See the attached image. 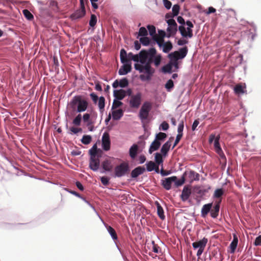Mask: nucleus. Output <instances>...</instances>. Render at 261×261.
Segmentation results:
<instances>
[{"label":"nucleus","instance_id":"f257e3e1","mask_svg":"<svg viewBox=\"0 0 261 261\" xmlns=\"http://www.w3.org/2000/svg\"><path fill=\"white\" fill-rule=\"evenodd\" d=\"M156 50L155 48H150L148 50L143 49L139 54L134 55L132 60L139 63H135V69L139 73L143 74L140 75V79L142 81H149L155 72V69L151 66L154 63L156 67H158L161 62L162 56L159 54L156 55Z\"/></svg>","mask_w":261,"mask_h":261},{"label":"nucleus","instance_id":"f03ea898","mask_svg":"<svg viewBox=\"0 0 261 261\" xmlns=\"http://www.w3.org/2000/svg\"><path fill=\"white\" fill-rule=\"evenodd\" d=\"M69 106L73 110H76L77 112H84L88 108V101L83 98L81 95L74 96L69 102Z\"/></svg>","mask_w":261,"mask_h":261},{"label":"nucleus","instance_id":"7ed1b4c3","mask_svg":"<svg viewBox=\"0 0 261 261\" xmlns=\"http://www.w3.org/2000/svg\"><path fill=\"white\" fill-rule=\"evenodd\" d=\"M185 24L188 27L187 30L184 25H180L178 28V30L183 37L191 38L193 37V30L192 28L194 27V25L192 22L189 20L187 21Z\"/></svg>","mask_w":261,"mask_h":261},{"label":"nucleus","instance_id":"20e7f679","mask_svg":"<svg viewBox=\"0 0 261 261\" xmlns=\"http://www.w3.org/2000/svg\"><path fill=\"white\" fill-rule=\"evenodd\" d=\"M188 48L185 46L179 49V51H175L169 55V58L171 60H178L179 59L184 58L188 53Z\"/></svg>","mask_w":261,"mask_h":261},{"label":"nucleus","instance_id":"39448f33","mask_svg":"<svg viewBox=\"0 0 261 261\" xmlns=\"http://www.w3.org/2000/svg\"><path fill=\"white\" fill-rule=\"evenodd\" d=\"M129 171L128 164L123 162L115 168V174L117 177L124 176Z\"/></svg>","mask_w":261,"mask_h":261},{"label":"nucleus","instance_id":"423d86ee","mask_svg":"<svg viewBox=\"0 0 261 261\" xmlns=\"http://www.w3.org/2000/svg\"><path fill=\"white\" fill-rule=\"evenodd\" d=\"M151 107L152 106L150 102L148 101L144 102L139 112V117L141 119L146 120L147 119Z\"/></svg>","mask_w":261,"mask_h":261},{"label":"nucleus","instance_id":"0eeeda50","mask_svg":"<svg viewBox=\"0 0 261 261\" xmlns=\"http://www.w3.org/2000/svg\"><path fill=\"white\" fill-rule=\"evenodd\" d=\"M208 240L207 238H203L202 240L199 241L194 242L192 244L193 247L196 249L199 248L197 252V256L199 257L203 253L204 248L206 245Z\"/></svg>","mask_w":261,"mask_h":261},{"label":"nucleus","instance_id":"6e6552de","mask_svg":"<svg viewBox=\"0 0 261 261\" xmlns=\"http://www.w3.org/2000/svg\"><path fill=\"white\" fill-rule=\"evenodd\" d=\"M142 94L139 92L136 95H132L129 100V106L133 108H138L141 105Z\"/></svg>","mask_w":261,"mask_h":261},{"label":"nucleus","instance_id":"1a4fd4ad","mask_svg":"<svg viewBox=\"0 0 261 261\" xmlns=\"http://www.w3.org/2000/svg\"><path fill=\"white\" fill-rule=\"evenodd\" d=\"M101 157V155H98V157L90 158L89 161V168L93 171H97L100 165L99 158Z\"/></svg>","mask_w":261,"mask_h":261},{"label":"nucleus","instance_id":"9d476101","mask_svg":"<svg viewBox=\"0 0 261 261\" xmlns=\"http://www.w3.org/2000/svg\"><path fill=\"white\" fill-rule=\"evenodd\" d=\"M110 139L108 133H105L102 137V146L105 151H108L110 149Z\"/></svg>","mask_w":261,"mask_h":261},{"label":"nucleus","instance_id":"9b49d317","mask_svg":"<svg viewBox=\"0 0 261 261\" xmlns=\"http://www.w3.org/2000/svg\"><path fill=\"white\" fill-rule=\"evenodd\" d=\"M80 7L81 8L80 9L77 10L74 13L71 15L70 18L72 20L81 18L85 15L86 10L85 5H83V7L80 6Z\"/></svg>","mask_w":261,"mask_h":261},{"label":"nucleus","instance_id":"f8f14e48","mask_svg":"<svg viewBox=\"0 0 261 261\" xmlns=\"http://www.w3.org/2000/svg\"><path fill=\"white\" fill-rule=\"evenodd\" d=\"M176 179L177 177L175 176L166 178L163 180L162 186L166 190H169L171 188L172 182L176 181Z\"/></svg>","mask_w":261,"mask_h":261},{"label":"nucleus","instance_id":"ddd939ff","mask_svg":"<svg viewBox=\"0 0 261 261\" xmlns=\"http://www.w3.org/2000/svg\"><path fill=\"white\" fill-rule=\"evenodd\" d=\"M221 200L219 199L218 201H216L213 208H211L210 211L211 216L213 218H216L219 213L220 203Z\"/></svg>","mask_w":261,"mask_h":261},{"label":"nucleus","instance_id":"4468645a","mask_svg":"<svg viewBox=\"0 0 261 261\" xmlns=\"http://www.w3.org/2000/svg\"><path fill=\"white\" fill-rule=\"evenodd\" d=\"M191 189L189 186H185L183 188L180 198L182 201H186L190 197L191 194Z\"/></svg>","mask_w":261,"mask_h":261},{"label":"nucleus","instance_id":"2eb2a0df","mask_svg":"<svg viewBox=\"0 0 261 261\" xmlns=\"http://www.w3.org/2000/svg\"><path fill=\"white\" fill-rule=\"evenodd\" d=\"M220 136H218L216 137L214 141V147L216 152L219 154L221 158L225 159L224 154L223 153L222 150L220 147L219 143Z\"/></svg>","mask_w":261,"mask_h":261},{"label":"nucleus","instance_id":"dca6fc26","mask_svg":"<svg viewBox=\"0 0 261 261\" xmlns=\"http://www.w3.org/2000/svg\"><path fill=\"white\" fill-rule=\"evenodd\" d=\"M173 140V137H170L168 141H167L162 146L161 152L164 155L166 156L170 149L171 146V143L172 141Z\"/></svg>","mask_w":261,"mask_h":261},{"label":"nucleus","instance_id":"f3484780","mask_svg":"<svg viewBox=\"0 0 261 261\" xmlns=\"http://www.w3.org/2000/svg\"><path fill=\"white\" fill-rule=\"evenodd\" d=\"M90 158L98 157L99 154L101 155L102 151L100 149H98L97 145L94 144L93 147L89 150Z\"/></svg>","mask_w":261,"mask_h":261},{"label":"nucleus","instance_id":"a211bd4d","mask_svg":"<svg viewBox=\"0 0 261 261\" xmlns=\"http://www.w3.org/2000/svg\"><path fill=\"white\" fill-rule=\"evenodd\" d=\"M124 64L122 66L118 71L119 75H125L129 72L132 69V66L130 64Z\"/></svg>","mask_w":261,"mask_h":261},{"label":"nucleus","instance_id":"6ab92c4d","mask_svg":"<svg viewBox=\"0 0 261 261\" xmlns=\"http://www.w3.org/2000/svg\"><path fill=\"white\" fill-rule=\"evenodd\" d=\"M212 206V203L205 204L203 205L201 211V215L202 217L204 218L207 215L208 213L210 212Z\"/></svg>","mask_w":261,"mask_h":261},{"label":"nucleus","instance_id":"aec40b11","mask_svg":"<svg viewBox=\"0 0 261 261\" xmlns=\"http://www.w3.org/2000/svg\"><path fill=\"white\" fill-rule=\"evenodd\" d=\"M113 93L114 96L118 100H122L126 96L125 90L123 89L115 90Z\"/></svg>","mask_w":261,"mask_h":261},{"label":"nucleus","instance_id":"412c9836","mask_svg":"<svg viewBox=\"0 0 261 261\" xmlns=\"http://www.w3.org/2000/svg\"><path fill=\"white\" fill-rule=\"evenodd\" d=\"M145 169L143 167H138L134 169L131 172V176L133 178L137 177L139 175L143 173Z\"/></svg>","mask_w":261,"mask_h":261},{"label":"nucleus","instance_id":"4be33fe9","mask_svg":"<svg viewBox=\"0 0 261 261\" xmlns=\"http://www.w3.org/2000/svg\"><path fill=\"white\" fill-rule=\"evenodd\" d=\"M138 149L139 146L136 144H133L129 148V154L132 159H134L136 157Z\"/></svg>","mask_w":261,"mask_h":261},{"label":"nucleus","instance_id":"5701e85b","mask_svg":"<svg viewBox=\"0 0 261 261\" xmlns=\"http://www.w3.org/2000/svg\"><path fill=\"white\" fill-rule=\"evenodd\" d=\"M244 86H243L241 84H238L236 85V86L234 87L233 90L234 92L236 94L240 95V94H243L245 92V84H244Z\"/></svg>","mask_w":261,"mask_h":261},{"label":"nucleus","instance_id":"b1692460","mask_svg":"<svg viewBox=\"0 0 261 261\" xmlns=\"http://www.w3.org/2000/svg\"><path fill=\"white\" fill-rule=\"evenodd\" d=\"M161 143L160 142L157 140H154L151 144L149 149V152L151 154L153 151L157 150L160 147Z\"/></svg>","mask_w":261,"mask_h":261},{"label":"nucleus","instance_id":"393cba45","mask_svg":"<svg viewBox=\"0 0 261 261\" xmlns=\"http://www.w3.org/2000/svg\"><path fill=\"white\" fill-rule=\"evenodd\" d=\"M238 239L236 234L233 235V240L231 242L229 247L230 249V252L234 253L238 245Z\"/></svg>","mask_w":261,"mask_h":261},{"label":"nucleus","instance_id":"a878e982","mask_svg":"<svg viewBox=\"0 0 261 261\" xmlns=\"http://www.w3.org/2000/svg\"><path fill=\"white\" fill-rule=\"evenodd\" d=\"M155 205L157 208V213L158 216L161 219L164 220L165 218V216L164 215V212L163 207L158 201L155 202Z\"/></svg>","mask_w":261,"mask_h":261},{"label":"nucleus","instance_id":"bb28decb","mask_svg":"<svg viewBox=\"0 0 261 261\" xmlns=\"http://www.w3.org/2000/svg\"><path fill=\"white\" fill-rule=\"evenodd\" d=\"M105 226L113 240L114 241L117 240L118 239V237L115 230L112 227L108 225V224L105 225Z\"/></svg>","mask_w":261,"mask_h":261},{"label":"nucleus","instance_id":"cd10ccee","mask_svg":"<svg viewBox=\"0 0 261 261\" xmlns=\"http://www.w3.org/2000/svg\"><path fill=\"white\" fill-rule=\"evenodd\" d=\"M123 115V111L122 109H118L112 112L113 118L114 120H119Z\"/></svg>","mask_w":261,"mask_h":261},{"label":"nucleus","instance_id":"c85d7f7f","mask_svg":"<svg viewBox=\"0 0 261 261\" xmlns=\"http://www.w3.org/2000/svg\"><path fill=\"white\" fill-rule=\"evenodd\" d=\"M146 168L148 171H152L155 169L156 172H159L158 166H156L152 161H149L146 164Z\"/></svg>","mask_w":261,"mask_h":261},{"label":"nucleus","instance_id":"c756f323","mask_svg":"<svg viewBox=\"0 0 261 261\" xmlns=\"http://www.w3.org/2000/svg\"><path fill=\"white\" fill-rule=\"evenodd\" d=\"M102 168L107 171H110L113 168L111 162L109 160H106L104 161L102 163Z\"/></svg>","mask_w":261,"mask_h":261},{"label":"nucleus","instance_id":"7c9ffc66","mask_svg":"<svg viewBox=\"0 0 261 261\" xmlns=\"http://www.w3.org/2000/svg\"><path fill=\"white\" fill-rule=\"evenodd\" d=\"M120 61L122 63H125L128 62L127 54L125 50L123 48L121 49L120 53Z\"/></svg>","mask_w":261,"mask_h":261},{"label":"nucleus","instance_id":"2f4dec72","mask_svg":"<svg viewBox=\"0 0 261 261\" xmlns=\"http://www.w3.org/2000/svg\"><path fill=\"white\" fill-rule=\"evenodd\" d=\"M162 47H163V51L167 53L172 49L173 46L170 41H168L164 43Z\"/></svg>","mask_w":261,"mask_h":261},{"label":"nucleus","instance_id":"473e14b6","mask_svg":"<svg viewBox=\"0 0 261 261\" xmlns=\"http://www.w3.org/2000/svg\"><path fill=\"white\" fill-rule=\"evenodd\" d=\"M168 35L167 37L174 35L177 31V27L169 26L167 29Z\"/></svg>","mask_w":261,"mask_h":261},{"label":"nucleus","instance_id":"72a5a7b5","mask_svg":"<svg viewBox=\"0 0 261 261\" xmlns=\"http://www.w3.org/2000/svg\"><path fill=\"white\" fill-rule=\"evenodd\" d=\"M188 176L191 181L199 179V174L194 171H190L188 173Z\"/></svg>","mask_w":261,"mask_h":261},{"label":"nucleus","instance_id":"f704fd0d","mask_svg":"<svg viewBox=\"0 0 261 261\" xmlns=\"http://www.w3.org/2000/svg\"><path fill=\"white\" fill-rule=\"evenodd\" d=\"M91 141L92 137L90 135H84L81 139L82 143L85 145L90 144Z\"/></svg>","mask_w":261,"mask_h":261},{"label":"nucleus","instance_id":"c9c22d12","mask_svg":"<svg viewBox=\"0 0 261 261\" xmlns=\"http://www.w3.org/2000/svg\"><path fill=\"white\" fill-rule=\"evenodd\" d=\"M223 194L224 190L223 189H217L215 191L213 197L216 198H220L221 200V196Z\"/></svg>","mask_w":261,"mask_h":261},{"label":"nucleus","instance_id":"e433bc0d","mask_svg":"<svg viewBox=\"0 0 261 261\" xmlns=\"http://www.w3.org/2000/svg\"><path fill=\"white\" fill-rule=\"evenodd\" d=\"M98 107L100 111L102 112L105 106V98L103 96H100L98 99Z\"/></svg>","mask_w":261,"mask_h":261},{"label":"nucleus","instance_id":"4c0bfd02","mask_svg":"<svg viewBox=\"0 0 261 261\" xmlns=\"http://www.w3.org/2000/svg\"><path fill=\"white\" fill-rule=\"evenodd\" d=\"M152 39L156 42L159 46L160 47H161L165 43L164 38H160L158 35L154 36Z\"/></svg>","mask_w":261,"mask_h":261},{"label":"nucleus","instance_id":"58836bf2","mask_svg":"<svg viewBox=\"0 0 261 261\" xmlns=\"http://www.w3.org/2000/svg\"><path fill=\"white\" fill-rule=\"evenodd\" d=\"M24 17L29 20H32L34 18L33 14L27 9H24L22 11Z\"/></svg>","mask_w":261,"mask_h":261},{"label":"nucleus","instance_id":"ea45409f","mask_svg":"<svg viewBox=\"0 0 261 261\" xmlns=\"http://www.w3.org/2000/svg\"><path fill=\"white\" fill-rule=\"evenodd\" d=\"M147 28L148 30L149 34L153 38L154 36L156 35L155 27L153 25H148Z\"/></svg>","mask_w":261,"mask_h":261},{"label":"nucleus","instance_id":"a19ab883","mask_svg":"<svg viewBox=\"0 0 261 261\" xmlns=\"http://www.w3.org/2000/svg\"><path fill=\"white\" fill-rule=\"evenodd\" d=\"M166 137L167 135L165 133L160 132L156 135L155 140H157L160 142V141L164 140Z\"/></svg>","mask_w":261,"mask_h":261},{"label":"nucleus","instance_id":"79ce46f5","mask_svg":"<svg viewBox=\"0 0 261 261\" xmlns=\"http://www.w3.org/2000/svg\"><path fill=\"white\" fill-rule=\"evenodd\" d=\"M82 121L81 114H78L75 118L73 120L72 123L76 126H80Z\"/></svg>","mask_w":261,"mask_h":261},{"label":"nucleus","instance_id":"37998d69","mask_svg":"<svg viewBox=\"0 0 261 261\" xmlns=\"http://www.w3.org/2000/svg\"><path fill=\"white\" fill-rule=\"evenodd\" d=\"M167 91L170 92L172 89L174 87V83L172 80H169L165 86Z\"/></svg>","mask_w":261,"mask_h":261},{"label":"nucleus","instance_id":"c03bdc74","mask_svg":"<svg viewBox=\"0 0 261 261\" xmlns=\"http://www.w3.org/2000/svg\"><path fill=\"white\" fill-rule=\"evenodd\" d=\"M120 100L117 99L114 100L112 107V109H116L123 105V103Z\"/></svg>","mask_w":261,"mask_h":261},{"label":"nucleus","instance_id":"a18cd8bd","mask_svg":"<svg viewBox=\"0 0 261 261\" xmlns=\"http://www.w3.org/2000/svg\"><path fill=\"white\" fill-rule=\"evenodd\" d=\"M97 22V17L94 14H92L91 15L90 20L89 21V25L91 27H94Z\"/></svg>","mask_w":261,"mask_h":261},{"label":"nucleus","instance_id":"49530a36","mask_svg":"<svg viewBox=\"0 0 261 261\" xmlns=\"http://www.w3.org/2000/svg\"><path fill=\"white\" fill-rule=\"evenodd\" d=\"M162 71L165 73H171L172 70V65L170 64L164 66L162 68Z\"/></svg>","mask_w":261,"mask_h":261},{"label":"nucleus","instance_id":"de8ad7c7","mask_svg":"<svg viewBox=\"0 0 261 261\" xmlns=\"http://www.w3.org/2000/svg\"><path fill=\"white\" fill-rule=\"evenodd\" d=\"M152 251L156 253H160L161 252V249L160 247L155 244L154 241H152Z\"/></svg>","mask_w":261,"mask_h":261},{"label":"nucleus","instance_id":"09e8293b","mask_svg":"<svg viewBox=\"0 0 261 261\" xmlns=\"http://www.w3.org/2000/svg\"><path fill=\"white\" fill-rule=\"evenodd\" d=\"M119 82V86L121 88L126 87L128 85V81L126 78L121 79Z\"/></svg>","mask_w":261,"mask_h":261},{"label":"nucleus","instance_id":"8fccbe9b","mask_svg":"<svg viewBox=\"0 0 261 261\" xmlns=\"http://www.w3.org/2000/svg\"><path fill=\"white\" fill-rule=\"evenodd\" d=\"M184 128V122L183 120L180 121L179 122L178 128H177V132L178 134L182 135L183 136V130Z\"/></svg>","mask_w":261,"mask_h":261},{"label":"nucleus","instance_id":"3c124183","mask_svg":"<svg viewBox=\"0 0 261 261\" xmlns=\"http://www.w3.org/2000/svg\"><path fill=\"white\" fill-rule=\"evenodd\" d=\"M148 34L147 31L145 27H141L139 29L138 36H146Z\"/></svg>","mask_w":261,"mask_h":261},{"label":"nucleus","instance_id":"603ef678","mask_svg":"<svg viewBox=\"0 0 261 261\" xmlns=\"http://www.w3.org/2000/svg\"><path fill=\"white\" fill-rule=\"evenodd\" d=\"M140 41L143 45L146 46L149 44L150 40L147 37L144 36L140 39Z\"/></svg>","mask_w":261,"mask_h":261},{"label":"nucleus","instance_id":"864d4df0","mask_svg":"<svg viewBox=\"0 0 261 261\" xmlns=\"http://www.w3.org/2000/svg\"><path fill=\"white\" fill-rule=\"evenodd\" d=\"M155 162L159 165L161 163H163V160L162 155H161V154H160L159 153H155Z\"/></svg>","mask_w":261,"mask_h":261},{"label":"nucleus","instance_id":"5fc2aeb1","mask_svg":"<svg viewBox=\"0 0 261 261\" xmlns=\"http://www.w3.org/2000/svg\"><path fill=\"white\" fill-rule=\"evenodd\" d=\"M179 6L178 5H174L172 7V13L173 16H176L178 14L179 11Z\"/></svg>","mask_w":261,"mask_h":261},{"label":"nucleus","instance_id":"6e6d98bb","mask_svg":"<svg viewBox=\"0 0 261 261\" xmlns=\"http://www.w3.org/2000/svg\"><path fill=\"white\" fill-rule=\"evenodd\" d=\"M70 130L73 134H76L79 133H81L82 132V129L80 127H71L69 128Z\"/></svg>","mask_w":261,"mask_h":261},{"label":"nucleus","instance_id":"4d7b16f0","mask_svg":"<svg viewBox=\"0 0 261 261\" xmlns=\"http://www.w3.org/2000/svg\"><path fill=\"white\" fill-rule=\"evenodd\" d=\"M169 127V125L168 123L166 122H163L160 126V129H162L163 130H167Z\"/></svg>","mask_w":261,"mask_h":261},{"label":"nucleus","instance_id":"13d9d810","mask_svg":"<svg viewBox=\"0 0 261 261\" xmlns=\"http://www.w3.org/2000/svg\"><path fill=\"white\" fill-rule=\"evenodd\" d=\"M185 181V177L184 176H182L181 177V179H179V180H177V179L176 180V181H175V184L176 186H181L182 185H183L184 184Z\"/></svg>","mask_w":261,"mask_h":261},{"label":"nucleus","instance_id":"bf43d9fd","mask_svg":"<svg viewBox=\"0 0 261 261\" xmlns=\"http://www.w3.org/2000/svg\"><path fill=\"white\" fill-rule=\"evenodd\" d=\"M182 137V135H181V134H177V135L176 136V137L175 141V142L174 143V144H173V146L172 147V149H173L178 144V143H179V141L181 139Z\"/></svg>","mask_w":261,"mask_h":261},{"label":"nucleus","instance_id":"052dcab7","mask_svg":"<svg viewBox=\"0 0 261 261\" xmlns=\"http://www.w3.org/2000/svg\"><path fill=\"white\" fill-rule=\"evenodd\" d=\"M100 180H101V183L105 186L108 185L109 183V178L106 176L101 177L100 178Z\"/></svg>","mask_w":261,"mask_h":261},{"label":"nucleus","instance_id":"680f3d73","mask_svg":"<svg viewBox=\"0 0 261 261\" xmlns=\"http://www.w3.org/2000/svg\"><path fill=\"white\" fill-rule=\"evenodd\" d=\"M163 3L165 7L167 9H169L171 8L172 6V3L168 0H163Z\"/></svg>","mask_w":261,"mask_h":261},{"label":"nucleus","instance_id":"e2e57ef3","mask_svg":"<svg viewBox=\"0 0 261 261\" xmlns=\"http://www.w3.org/2000/svg\"><path fill=\"white\" fill-rule=\"evenodd\" d=\"M169 26L177 27L175 21L173 19H170L167 21Z\"/></svg>","mask_w":261,"mask_h":261},{"label":"nucleus","instance_id":"0e129e2a","mask_svg":"<svg viewBox=\"0 0 261 261\" xmlns=\"http://www.w3.org/2000/svg\"><path fill=\"white\" fill-rule=\"evenodd\" d=\"M254 245L256 246H261V235L259 236L255 239Z\"/></svg>","mask_w":261,"mask_h":261},{"label":"nucleus","instance_id":"69168bd1","mask_svg":"<svg viewBox=\"0 0 261 261\" xmlns=\"http://www.w3.org/2000/svg\"><path fill=\"white\" fill-rule=\"evenodd\" d=\"M83 121L85 123L89 121L90 120V115L88 113H85L83 116Z\"/></svg>","mask_w":261,"mask_h":261},{"label":"nucleus","instance_id":"338daca9","mask_svg":"<svg viewBox=\"0 0 261 261\" xmlns=\"http://www.w3.org/2000/svg\"><path fill=\"white\" fill-rule=\"evenodd\" d=\"M90 95L94 103H96L97 101L99 99L98 96L94 93H91Z\"/></svg>","mask_w":261,"mask_h":261},{"label":"nucleus","instance_id":"774afa93","mask_svg":"<svg viewBox=\"0 0 261 261\" xmlns=\"http://www.w3.org/2000/svg\"><path fill=\"white\" fill-rule=\"evenodd\" d=\"M188 43V41L186 39H179L177 41V44L180 46L184 45L185 44H187Z\"/></svg>","mask_w":261,"mask_h":261}]
</instances>
